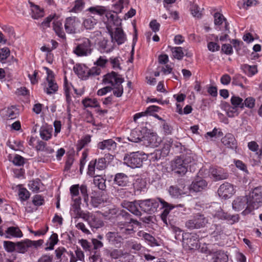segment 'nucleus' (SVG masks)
<instances>
[{
	"mask_svg": "<svg viewBox=\"0 0 262 262\" xmlns=\"http://www.w3.org/2000/svg\"><path fill=\"white\" fill-rule=\"evenodd\" d=\"M160 203L162 207L164 208L161 214V219L162 221L167 224V217L170 210L174 209V212H180L182 214L186 211V208L183 204L173 205L168 203L162 199L158 198L155 199H147L145 200H139V206L144 212L148 214H152L156 211Z\"/></svg>",
	"mask_w": 262,
	"mask_h": 262,
	"instance_id": "nucleus-1",
	"label": "nucleus"
},
{
	"mask_svg": "<svg viewBox=\"0 0 262 262\" xmlns=\"http://www.w3.org/2000/svg\"><path fill=\"white\" fill-rule=\"evenodd\" d=\"M117 231L122 237L127 238L135 233L134 225L140 226L141 224L137 220L133 219L132 215L127 211L121 210L117 215Z\"/></svg>",
	"mask_w": 262,
	"mask_h": 262,
	"instance_id": "nucleus-2",
	"label": "nucleus"
},
{
	"mask_svg": "<svg viewBox=\"0 0 262 262\" xmlns=\"http://www.w3.org/2000/svg\"><path fill=\"white\" fill-rule=\"evenodd\" d=\"M211 209L212 210V215L214 217H216L222 220H225L230 225H233L238 222L240 220L239 214H231L225 212L217 203L214 204V206H211Z\"/></svg>",
	"mask_w": 262,
	"mask_h": 262,
	"instance_id": "nucleus-3",
	"label": "nucleus"
},
{
	"mask_svg": "<svg viewBox=\"0 0 262 262\" xmlns=\"http://www.w3.org/2000/svg\"><path fill=\"white\" fill-rule=\"evenodd\" d=\"M93 51L92 41L87 38H83L79 40L74 47L73 52L78 57L88 56Z\"/></svg>",
	"mask_w": 262,
	"mask_h": 262,
	"instance_id": "nucleus-4",
	"label": "nucleus"
},
{
	"mask_svg": "<svg viewBox=\"0 0 262 262\" xmlns=\"http://www.w3.org/2000/svg\"><path fill=\"white\" fill-rule=\"evenodd\" d=\"M208 223V220L201 213H196L191 216L185 223L186 227L189 230L204 228Z\"/></svg>",
	"mask_w": 262,
	"mask_h": 262,
	"instance_id": "nucleus-5",
	"label": "nucleus"
},
{
	"mask_svg": "<svg viewBox=\"0 0 262 262\" xmlns=\"http://www.w3.org/2000/svg\"><path fill=\"white\" fill-rule=\"evenodd\" d=\"M144 156L139 151L126 154L123 158L124 163L132 168L140 167L145 158Z\"/></svg>",
	"mask_w": 262,
	"mask_h": 262,
	"instance_id": "nucleus-6",
	"label": "nucleus"
},
{
	"mask_svg": "<svg viewBox=\"0 0 262 262\" xmlns=\"http://www.w3.org/2000/svg\"><path fill=\"white\" fill-rule=\"evenodd\" d=\"M247 196L252 208L257 209L262 205V186L253 188Z\"/></svg>",
	"mask_w": 262,
	"mask_h": 262,
	"instance_id": "nucleus-7",
	"label": "nucleus"
},
{
	"mask_svg": "<svg viewBox=\"0 0 262 262\" xmlns=\"http://www.w3.org/2000/svg\"><path fill=\"white\" fill-rule=\"evenodd\" d=\"M246 208L242 212V214L246 215L251 211V206H250L249 201L247 196H238L232 202V208L236 211Z\"/></svg>",
	"mask_w": 262,
	"mask_h": 262,
	"instance_id": "nucleus-8",
	"label": "nucleus"
},
{
	"mask_svg": "<svg viewBox=\"0 0 262 262\" xmlns=\"http://www.w3.org/2000/svg\"><path fill=\"white\" fill-rule=\"evenodd\" d=\"M80 21L76 16L67 17L64 21L66 32L68 34H75L80 25Z\"/></svg>",
	"mask_w": 262,
	"mask_h": 262,
	"instance_id": "nucleus-9",
	"label": "nucleus"
},
{
	"mask_svg": "<svg viewBox=\"0 0 262 262\" xmlns=\"http://www.w3.org/2000/svg\"><path fill=\"white\" fill-rule=\"evenodd\" d=\"M105 237L109 245L119 248L123 244V237L117 231H109L105 234Z\"/></svg>",
	"mask_w": 262,
	"mask_h": 262,
	"instance_id": "nucleus-10",
	"label": "nucleus"
},
{
	"mask_svg": "<svg viewBox=\"0 0 262 262\" xmlns=\"http://www.w3.org/2000/svg\"><path fill=\"white\" fill-rule=\"evenodd\" d=\"M200 240L199 235L195 233H186L183 235V241L190 249L198 248Z\"/></svg>",
	"mask_w": 262,
	"mask_h": 262,
	"instance_id": "nucleus-11",
	"label": "nucleus"
},
{
	"mask_svg": "<svg viewBox=\"0 0 262 262\" xmlns=\"http://www.w3.org/2000/svg\"><path fill=\"white\" fill-rule=\"evenodd\" d=\"M214 18L216 29L227 31L228 33L230 32L229 23L222 14L219 12L215 13Z\"/></svg>",
	"mask_w": 262,
	"mask_h": 262,
	"instance_id": "nucleus-12",
	"label": "nucleus"
},
{
	"mask_svg": "<svg viewBox=\"0 0 262 262\" xmlns=\"http://www.w3.org/2000/svg\"><path fill=\"white\" fill-rule=\"evenodd\" d=\"M103 82L105 84H111L112 86H116L117 84H122L124 82V79L120 74L112 71L104 76Z\"/></svg>",
	"mask_w": 262,
	"mask_h": 262,
	"instance_id": "nucleus-13",
	"label": "nucleus"
},
{
	"mask_svg": "<svg viewBox=\"0 0 262 262\" xmlns=\"http://www.w3.org/2000/svg\"><path fill=\"white\" fill-rule=\"evenodd\" d=\"M47 70L48 77L47 80L48 81V86L45 90V92L48 95H51L56 93L58 90V86L56 82H55L53 72L48 68Z\"/></svg>",
	"mask_w": 262,
	"mask_h": 262,
	"instance_id": "nucleus-14",
	"label": "nucleus"
},
{
	"mask_svg": "<svg viewBox=\"0 0 262 262\" xmlns=\"http://www.w3.org/2000/svg\"><path fill=\"white\" fill-rule=\"evenodd\" d=\"M219 195L225 199L231 197L234 193L233 186L229 183H225L222 184L217 190Z\"/></svg>",
	"mask_w": 262,
	"mask_h": 262,
	"instance_id": "nucleus-15",
	"label": "nucleus"
},
{
	"mask_svg": "<svg viewBox=\"0 0 262 262\" xmlns=\"http://www.w3.org/2000/svg\"><path fill=\"white\" fill-rule=\"evenodd\" d=\"M210 172L215 181L226 179L229 176L227 170L220 167L211 168L210 169Z\"/></svg>",
	"mask_w": 262,
	"mask_h": 262,
	"instance_id": "nucleus-16",
	"label": "nucleus"
},
{
	"mask_svg": "<svg viewBox=\"0 0 262 262\" xmlns=\"http://www.w3.org/2000/svg\"><path fill=\"white\" fill-rule=\"evenodd\" d=\"M172 167L176 173L184 175L187 171L188 166L182 159L177 157L173 161Z\"/></svg>",
	"mask_w": 262,
	"mask_h": 262,
	"instance_id": "nucleus-17",
	"label": "nucleus"
},
{
	"mask_svg": "<svg viewBox=\"0 0 262 262\" xmlns=\"http://www.w3.org/2000/svg\"><path fill=\"white\" fill-rule=\"evenodd\" d=\"M221 142L227 148L236 149L237 147V142L234 135L227 133L221 139Z\"/></svg>",
	"mask_w": 262,
	"mask_h": 262,
	"instance_id": "nucleus-18",
	"label": "nucleus"
},
{
	"mask_svg": "<svg viewBox=\"0 0 262 262\" xmlns=\"http://www.w3.org/2000/svg\"><path fill=\"white\" fill-rule=\"evenodd\" d=\"M73 71L78 77L83 80L88 79V67L83 64H76Z\"/></svg>",
	"mask_w": 262,
	"mask_h": 262,
	"instance_id": "nucleus-19",
	"label": "nucleus"
},
{
	"mask_svg": "<svg viewBox=\"0 0 262 262\" xmlns=\"http://www.w3.org/2000/svg\"><path fill=\"white\" fill-rule=\"evenodd\" d=\"M6 238H20L23 237V233L17 227L11 226L5 230Z\"/></svg>",
	"mask_w": 262,
	"mask_h": 262,
	"instance_id": "nucleus-20",
	"label": "nucleus"
},
{
	"mask_svg": "<svg viewBox=\"0 0 262 262\" xmlns=\"http://www.w3.org/2000/svg\"><path fill=\"white\" fill-rule=\"evenodd\" d=\"M116 147V142L112 139L104 140L97 144V148L101 150L110 151L115 149Z\"/></svg>",
	"mask_w": 262,
	"mask_h": 262,
	"instance_id": "nucleus-21",
	"label": "nucleus"
},
{
	"mask_svg": "<svg viewBox=\"0 0 262 262\" xmlns=\"http://www.w3.org/2000/svg\"><path fill=\"white\" fill-rule=\"evenodd\" d=\"M99 50L101 53H109L114 49L113 43L112 41L103 38L98 43Z\"/></svg>",
	"mask_w": 262,
	"mask_h": 262,
	"instance_id": "nucleus-22",
	"label": "nucleus"
},
{
	"mask_svg": "<svg viewBox=\"0 0 262 262\" xmlns=\"http://www.w3.org/2000/svg\"><path fill=\"white\" fill-rule=\"evenodd\" d=\"M129 183L128 177L125 173L120 172L115 175L114 183L118 186L125 187Z\"/></svg>",
	"mask_w": 262,
	"mask_h": 262,
	"instance_id": "nucleus-23",
	"label": "nucleus"
},
{
	"mask_svg": "<svg viewBox=\"0 0 262 262\" xmlns=\"http://www.w3.org/2000/svg\"><path fill=\"white\" fill-rule=\"evenodd\" d=\"M207 186V182L203 179L195 180L193 181L190 185V190H192L194 192L201 191L206 188Z\"/></svg>",
	"mask_w": 262,
	"mask_h": 262,
	"instance_id": "nucleus-24",
	"label": "nucleus"
},
{
	"mask_svg": "<svg viewBox=\"0 0 262 262\" xmlns=\"http://www.w3.org/2000/svg\"><path fill=\"white\" fill-rule=\"evenodd\" d=\"M138 236L143 238L148 245L152 247L158 246L159 245L157 239L149 233L143 231H140L138 232Z\"/></svg>",
	"mask_w": 262,
	"mask_h": 262,
	"instance_id": "nucleus-25",
	"label": "nucleus"
},
{
	"mask_svg": "<svg viewBox=\"0 0 262 262\" xmlns=\"http://www.w3.org/2000/svg\"><path fill=\"white\" fill-rule=\"evenodd\" d=\"M53 128L49 126H42L39 129V135L42 140L48 141L52 137Z\"/></svg>",
	"mask_w": 262,
	"mask_h": 262,
	"instance_id": "nucleus-26",
	"label": "nucleus"
},
{
	"mask_svg": "<svg viewBox=\"0 0 262 262\" xmlns=\"http://www.w3.org/2000/svg\"><path fill=\"white\" fill-rule=\"evenodd\" d=\"M111 36L112 39H114L118 45L124 43L126 39L123 31L120 28H117L115 30L114 36L113 33H112Z\"/></svg>",
	"mask_w": 262,
	"mask_h": 262,
	"instance_id": "nucleus-27",
	"label": "nucleus"
},
{
	"mask_svg": "<svg viewBox=\"0 0 262 262\" xmlns=\"http://www.w3.org/2000/svg\"><path fill=\"white\" fill-rule=\"evenodd\" d=\"M144 136L141 130L139 129L135 128L132 130L130 135L127 137V139L131 142L138 143L142 140Z\"/></svg>",
	"mask_w": 262,
	"mask_h": 262,
	"instance_id": "nucleus-28",
	"label": "nucleus"
},
{
	"mask_svg": "<svg viewBox=\"0 0 262 262\" xmlns=\"http://www.w3.org/2000/svg\"><path fill=\"white\" fill-rule=\"evenodd\" d=\"M139 201L129 202L126 203V208L131 213L136 216L141 215V212L138 209Z\"/></svg>",
	"mask_w": 262,
	"mask_h": 262,
	"instance_id": "nucleus-29",
	"label": "nucleus"
},
{
	"mask_svg": "<svg viewBox=\"0 0 262 262\" xmlns=\"http://www.w3.org/2000/svg\"><path fill=\"white\" fill-rule=\"evenodd\" d=\"M241 69L249 77L255 75L258 72L256 65L250 66L248 64H243L241 65Z\"/></svg>",
	"mask_w": 262,
	"mask_h": 262,
	"instance_id": "nucleus-30",
	"label": "nucleus"
},
{
	"mask_svg": "<svg viewBox=\"0 0 262 262\" xmlns=\"http://www.w3.org/2000/svg\"><path fill=\"white\" fill-rule=\"evenodd\" d=\"M129 0H118L113 6V13L118 14L122 12V10L128 6Z\"/></svg>",
	"mask_w": 262,
	"mask_h": 262,
	"instance_id": "nucleus-31",
	"label": "nucleus"
},
{
	"mask_svg": "<svg viewBox=\"0 0 262 262\" xmlns=\"http://www.w3.org/2000/svg\"><path fill=\"white\" fill-rule=\"evenodd\" d=\"M28 241V239H26L16 242L15 252L21 254L25 253L28 251V248H30Z\"/></svg>",
	"mask_w": 262,
	"mask_h": 262,
	"instance_id": "nucleus-32",
	"label": "nucleus"
},
{
	"mask_svg": "<svg viewBox=\"0 0 262 262\" xmlns=\"http://www.w3.org/2000/svg\"><path fill=\"white\" fill-rule=\"evenodd\" d=\"M97 23L98 20L94 18V16H89L83 19L82 25L85 29L92 30L95 27Z\"/></svg>",
	"mask_w": 262,
	"mask_h": 262,
	"instance_id": "nucleus-33",
	"label": "nucleus"
},
{
	"mask_svg": "<svg viewBox=\"0 0 262 262\" xmlns=\"http://www.w3.org/2000/svg\"><path fill=\"white\" fill-rule=\"evenodd\" d=\"M213 261L212 262H227L228 261V256L222 250L216 251L213 253Z\"/></svg>",
	"mask_w": 262,
	"mask_h": 262,
	"instance_id": "nucleus-34",
	"label": "nucleus"
},
{
	"mask_svg": "<svg viewBox=\"0 0 262 262\" xmlns=\"http://www.w3.org/2000/svg\"><path fill=\"white\" fill-rule=\"evenodd\" d=\"M86 11L90 12L92 14H97L101 16L106 13V9L104 6L97 5L89 7Z\"/></svg>",
	"mask_w": 262,
	"mask_h": 262,
	"instance_id": "nucleus-35",
	"label": "nucleus"
},
{
	"mask_svg": "<svg viewBox=\"0 0 262 262\" xmlns=\"http://www.w3.org/2000/svg\"><path fill=\"white\" fill-rule=\"evenodd\" d=\"M88 223L92 229H98L102 227L104 225L102 220L93 215H91Z\"/></svg>",
	"mask_w": 262,
	"mask_h": 262,
	"instance_id": "nucleus-36",
	"label": "nucleus"
},
{
	"mask_svg": "<svg viewBox=\"0 0 262 262\" xmlns=\"http://www.w3.org/2000/svg\"><path fill=\"white\" fill-rule=\"evenodd\" d=\"M53 29L57 35L61 38H66V34L63 30L62 24L60 21L53 22Z\"/></svg>",
	"mask_w": 262,
	"mask_h": 262,
	"instance_id": "nucleus-37",
	"label": "nucleus"
},
{
	"mask_svg": "<svg viewBox=\"0 0 262 262\" xmlns=\"http://www.w3.org/2000/svg\"><path fill=\"white\" fill-rule=\"evenodd\" d=\"M58 242V238L57 234L53 233L46 244L47 247L45 248V251L53 250L54 246L57 244Z\"/></svg>",
	"mask_w": 262,
	"mask_h": 262,
	"instance_id": "nucleus-38",
	"label": "nucleus"
},
{
	"mask_svg": "<svg viewBox=\"0 0 262 262\" xmlns=\"http://www.w3.org/2000/svg\"><path fill=\"white\" fill-rule=\"evenodd\" d=\"M31 7L32 12L31 15L32 18H33L34 19H38L40 17L43 16V10L40 9L38 6L34 5L31 3Z\"/></svg>",
	"mask_w": 262,
	"mask_h": 262,
	"instance_id": "nucleus-39",
	"label": "nucleus"
},
{
	"mask_svg": "<svg viewBox=\"0 0 262 262\" xmlns=\"http://www.w3.org/2000/svg\"><path fill=\"white\" fill-rule=\"evenodd\" d=\"M5 112V116L10 119L16 118L19 114L18 110L14 105L7 107Z\"/></svg>",
	"mask_w": 262,
	"mask_h": 262,
	"instance_id": "nucleus-40",
	"label": "nucleus"
},
{
	"mask_svg": "<svg viewBox=\"0 0 262 262\" xmlns=\"http://www.w3.org/2000/svg\"><path fill=\"white\" fill-rule=\"evenodd\" d=\"M91 141V136L86 135L79 140L76 145L77 151H79Z\"/></svg>",
	"mask_w": 262,
	"mask_h": 262,
	"instance_id": "nucleus-41",
	"label": "nucleus"
},
{
	"mask_svg": "<svg viewBox=\"0 0 262 262\" xmlns=\"http://www.w3.org/2000/svg\"><path fill=\"white\" fill-rule=\"evenodd\" d=\"M85 4L84 1L76 0L74 2L73 7L69 10V12L75 13H80L83 10Z\"/></svg>",
	"mask_w": 262,
	"mask_h": 262,
	"instance_id": "nucleus-42",
	"label": "nucleus"
},
{
	"mask_svg": "<svg viewBox=\"0 0 262 262\" xmlns=\"http://www.w3.org/2000/svg\"><path fill=\"white\" fill-rule=\"evenodd\" d=\"M168 48L170 49L172 56L174 58L178 60H181L183 58L184 56V53L183 51L182 47H172L169 46Z\"/></svg>",
	"mask_w": 262,
	"mask_h": 262,
	"instance_id": "nucleus-43",
	"label": "nucleus"
},
{
	"mask_svg": "<svg viewBox=\"0 0 262 262\" xmlns=\"http://www.w3.org/2000/svg\"><path fill=\"white\" fill-rule=\"evenodd\" d=\"M42 183L39 179H36L29 181L28 186L33 192H38Z\"/></svg>",
	"mask_w": 262,
	"mask_h": 262,
	"instance_id": "nucleus-44",
	"label": "nucleus"
},
{
	"mask_svg": "<svg viewBox=\"0 0 262 262\" xmlns=\"http://www.w3.org/2000/svg\"><path fill=\"white\" fill-rule=\"evenodd\" d=\"M82 104L85 108L99 107V103L95 98H85L82 101Z\"/></svg>",
	"mask_w": 262,
	"mask_h": 262,
	"instance_id": "nucleus-45",
	"label": "nucleus"
},
{
	"mask_svg": "<svg viewBox=\"0 0 262 262\" xmlns=\"http://www.w3.org/2000/svg\"><path fill=\"white\" fill-rule=\"evenodd\" d=\"M105 181V179L100 176L97 175L94 177V184L99 189L102 190L106 188Z\"/></svg>",
	"mask_w": 262,
	"mask_h": 262,
	"instance_id": "nucleus-46",
	"label": "nucleus"
},
{
	"mask_svg": "<svg viewBox=\"0 0 262 262\" xmlns=\"http://www.w3.org/2000/svg\"><path fill=\"white\" fill-rule=\"evenodd\" d=\"M110 256L112 259H118L121 257L124 258L126 252H124L122 250L118 249H113L111 251H108Z\"/></svg>",
	"mask_w": 262,
	"mask_h": 262,
	"instance_id": "nucleus-47",
	"label": "nucleus"
},
{
	"mask_svg": "<svg viewBox=\"0 0 262 262\" xmlns=\"http://www.w3.org/2000/svg\"><path fill=\"white\" fill-rule=\"evenodd\" d=\"M133 185L135 190L139 191H144L146 186V182L143 179L138 178L133 184Z\"/></svg>",
	"mask_w": 262,
	"mask_h": 262,
	"instance_id": "nucleus-48",
	"label": "nucleus"
},
{
	"mask_svg": "<svg viewBox=\"0 0 262 262\" xmlns=\"http://www.w3.org/2000/svg\"><path fill=\"white\" fill-rule=\"evenodd\" d=\"M18 195L20 201L23 202L29 199L30 193L26 188L19 186Z\"/></svg>",
	"mask_w": 262,
	"mask_h": 262,
	"instance_id": "nucleus-49",
	"label": "nucleus"
},
{
	"mask_svg": "<svg viewBox=\"0 0 262 262\" xmlns=\"http://www.w3.org/2000/svg\"><path fill=\"white\" fill-rule=\"evenodd\" d=\"M231 103L234 107L237 108H241L243 110L244 108L243 99L236 96H233L231 98Z\"/></svg>",
	"mask_w": 262,
	"mask_h": 262,
	"instance_id": "nucleus-50",
	"label": "nucleus"
},
{
	"mask_svg": "<svg viewBox=\"0 0 262 262\" xmlns=\"http://www.w3.org/2000/svg\"><path fill=\"white\" fill-rule=\"evenodd\" d=\"M168 192L170 195L174 198H178L184 193L183 190L177 185L170 186L168 189Z\"/></svg>",
	"mask_w": 262,
	"mask_h": 262,
	"instance_id": "nucleus-51",
	"label": "nucleus"
},
{
	"mask_svg": "<svg viewBox=\"0 0 262 262\" xmlns=\"http://www.w3.org/2000/svg\"><path fill=\"white\" fill-rule=\"evenodd\" d=\"M104 14L107 17L108 20L113 23L114 25H118L119 24L121 23V20L119 19L118 16L117 15L118 14L116 13V14H114L112 11H108L106 10V13Z\"/></svg>",
	"mask_w": 262,
	"mask_h": 262,
	"instance_id": "nucleus-52",
	"label": "nucleus"
},
{
	"mask_svg": "<svg viewBox=\"0 0 262 262\" xmlns=\"http://www.w3.org/2000/svg\"><path fill=\"white\" fill-rule=\"evenodd\" d=\"M4 248L8 253L15 252L16 242L9 241H5L3 242Z\"/></svg>",
	"mask_w": 262,
	"mask_h": 262,
	"instance_id": "nucleus-53",
	"label": "nucleus"
},
{
	"mask_svg": "<svg viewBox=\"0 0 262 262\" xmlns=\"http://www.w3.org/2000/svg\"><path fill=\"white\" fill-rule=\"evenodd\" d=\"M10 55V51L8 47H4L0 49V62L5 63L6 60Z\"/></svg>",
	"mask_w": 262,
	"mask_h": 262,
	"instance_id": "nucleus-54",
	"label": "nucleus"
},
{
	"mask_svg": "<svg viewBox=\"0 0 262 262\" xmlns=\"http://www.w3.org/2000/svg\"><path fill=\"white\" fill-rule=\"evenodd\" d=\"M171 149H172V139H169L167 140L161 150L163 152L164 157H166L168 155Z\"/></svg>",
	"mask_w": 262,
	"mask_h": 262,
	"instance_id": "nucleus-55",
	"label": "nucleus"
},
{
	"mask_svg": "<svg viewBox=\"0 0 262 262\" xmlns=\"http://www.w3.org/2000/svg\"><path fill=\"white\" fill-rule=\"evenodd\" d=\"M90 259L92 262H102L100 251L92 250L90 252Z\"/></svg>",
	"mask_w": 262,
	"mask_h": 262,
	"instance_id": "nucleus-56",
	"label": "nucleus"
},
{
	"mask_svg": "<svg viewBox=\"0 0 262 262\" xmlns=\"http://www.w3.org/2000/svg\"><path fill=\"white\" fill-rule=\"evenodd\" d=\"M178 157L179 159H182L188 166L193 160L192 153L190 150H187L186 151V154H182L180 156Z\"/></svg>",
	"mask_w": 262,
	"mask_h": 262,
	"instance_id": "nucleus-57",
	"label": "nucleus"
},
{
	"mask_svg": "<svg viewBox=\"0 0 262 262\" xmlns=\"http://www.w3.org/2000/svg\"><path fill=\"white\" fill-rule=\"evenodd\" d=\"M211 229L213 230V231L211 233V235L213 236L220 235L222 234L224 232V228L220 224H213Z\"/></svg>",
	"mask_w": 262,
	"mask_h": 262,
	"instance_id": "nucleus-58",
	"label": "nucleus"
},
{
	"mask_svg": "<svg viewBox=\"0 0 262 262\" xmlns=\"http://www.w3.org/2000/svg\"><path fill=\"white\" fill-rule=\"evenodd\" d=\"M243 80H246V78L241 74H235L232 78V84L244 88L242 82Z\"/></svg>",
	"mask_w": 262,
	"mask_h": 262,
	"instance_id": "nucleus-59",
	"label": "nucleus"
},
{
	"mask_svg": "<svg viewBox=\"0 0 262 262\" xmlns=\"http://www.w3.org/2000/svg\"><path fill=\"white\" fill-rule=\"evenodd\" d=\"M150 160L152 161H158L162 157H164L162 150L160 149H156L153 152L150 154Z\"/></svg>",
	"mask_w": 262,
	"mask_h": 262,
	"instance_id": "nucleus-60",
	"label": "nucleus"
},
{
	"mask_svg": "<svg viewBox=\"0 0 262 262\" xmlns=\"http://www.w3.org/2000/svg\"><path fill=\"white\" fill-rule=\"evenodd\" d=\"M96 165V159L91 161L89 164L87 174L91 177L96 176H95Z\"/></svg>",
	"mask_w": 262,
	"mask_h": 262,
	"instance_id": "nucleus-61",
	"label": "nucleus"
},
{
	"mask_svg": "<svg viewBox=\"0 0 262 262\" xmlns=\"http://www.w3.org/2000/svg\"><path fill=\"white\" fill-rule=\"evenodd\" d=\"M199 9V6L196 4H192L190 5V10L194 17L197 18H201L202 17V14Z\"/></svg>",
	"mask_w": 262,
	"mask_h": 262,
	"instance_id": "nucleus-62",
	"label": "nucleus"
},
{
	"mask_svg": "<svg viewBox=\"0 0 262 262\" xmlns=\"http://www.w3.org/2000/svg\"><path fill=\"white\" fill-rule=\"evenodd\" d=\"M101 71V69L98 67H94L91 69L88 68V79L98 76L100 75Z\"/></svg>",
	"mask_w": 262,
	"mask_h": 262,
	"instance_id": "nucleus-63",
	"label": "nucleus"
},
{
	"mask_svg": "<svg viewBox=\"0 0 262 262\" xmlns=\"http://www.w3.org/2000/svg\"><path fill=\"white\" fill-rule=\"evenodd\" d=\"M255 103V99L252 97H249L245 99L243 101L244 107H247L249 108L252 109L254 107Z\"/></svg>",
	"mask_w": 262,
	"mask_h": 262,
	"instance_id": "nucleus-64",
	"label": "nucleus"
}]
</instances>
